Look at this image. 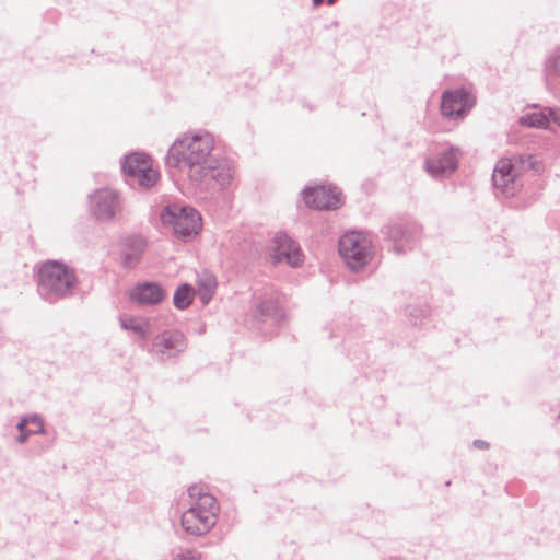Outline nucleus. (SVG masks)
<instances>
[{"label": "nucleus", "instance_id": "nucleus-1", "mask_svg": "<svg viewBox=\"0 0 560 560\" xmlns=\"http://www.w3.org/2000/svg\"><path fill=\"white\" fill-rule=\"evenodd\" d=\"M214 139L210 133L185 135L170 148L166 164L186 173L189 185L201 191L230 185L233 170L211 155Z\"/></svg>", "mask_w": 560, "mask_h": 560}, {"label": "nucleus", "instance_id": "nucleus-2", "mask_svg": "<svg viewBox=\"0 0 560 560\" xmlns=\"http://www.w3.org/2000/svg\"><path fill=\"white\" fill-rule=\"evenodd\" d=\"M189 508L182 514L183 529L191 536H203L217 524L220 505L205 485L188 488Z\"/></svg>", "mask_w": 560, "mask_h": 560}, {"label": "nucleus", "instance_id": "nucleus-3", "mask_svg": "<svg viewBox=\"0 0 560 560\" xmlns=\"http://www.w3.org/2000/svg\"><path fill=\"white\" fill-rule=\"evenodd\" d=\"M285 296L271 284L254 293L247 314L250 327L264 334L272 332L287 320Z\"/></svg>", "mask_w": 560, "mask_h": 560}, {"label": "nucleus", "instance_id": "nucleus-4", "mask_svg": "<svg viewBox=\"0 0 560 560\" xmlns=\"http://www.w3.org/2000/svg\"><path fill=\"white\" fill-rule=\"evenodd\" d=\"M162 224L170 229L179 238H190L199 233L202 220L199 212L190 207L179 203L168 205L160 214Z\"/></svg>", "mask_w": 560, "mask_h": 560}, {"label": "nucleus", "instance_id": "nucleus-5", "mask_svg": "<svg viewBox=\"0 0 560 560\" xmlns=\"http://www.w3.org/2000/svg\"><path fill=\"white\" fill-rule=\"evenodd\" d=\"M339 253L346 265L358 271L365 267L374 256L372 240L363 232H348L339 240Z\"/></svg>", "mask_w": 560, "mask_h": 560}, {"label": "nucleus", "instance_id": "nucleus-6", "mask_svg": "<svg viewBox=\"0 0 560 560\" xmlns=\"http://www.w3.org/2000/svg\"><path fill=\"white\" fill-rule=\"evenodd\" d=\"M267 255L272 264H287L292 268L300 267L305 258L300 245L283 233L277 234L271 240Z\"/></svg>", "mask_w": 560, "mask_h": 560}, {"label": "nucleus", "instance_id": "nucleus-7", "mask_svg": "<svg viewBox=\"0 0 560 560\" xmlns=\"http://www.w3.org/2000/svg\"><path fill=\"white\" fill-rule=\"evenodd\" d=\"M122 170L133 184L144 188L153 186L159 178V173L152 167L151 160L143 153L126 156Z\"/></svg>", "mask_w": 560, "mask_h": 560}, {"label": "nucleus", "instance_id": "nucleus-8", "mask_svg": "<svg viewBox=\"0 0 560 560\" xmlns=\"http://www.w3.org/2000/svg\"><path fill=\"white\" fill-rule=\"evenodd\" d=\"M121 211V201L117 191L100 189L90 196L91 215L100 222L113 221Z\"/></svg>", "mask_w": 560, "mask_h": 560}, {"label": "nucleus", "instance_id": "nucleus-9", "mask_svg": "<svg viewBox=\"0 0 560 560\" xmlns=\"http://www.w3.org/2000/svg\"><path fill=\"white\" fill-rule=\"evenodd\" d=\"M520 171L509 158L500 159L492 173V183L495 190L503 196H514L521 187Z\"/></svg>", "mask_w": 560, "mask_h": 560}, {"label": "nucleus", "instance_id": "nucleus-10", "mask_svg": "<svg viewBox=\"0 0 560 560\" xmlns=\"http://www.w3.org/2000/svg\"><path fill=\"white\" fill-rule=\"evenodd\" d=\"M304 201L315 209H337L341 205V194L331 186H317L303 191Z\"/></svg>", "mask_w": 560, "mask_h": 560}, {"label": "nucleus", "instance_id": "nucleus-11", "mask_svg": "<svg viewBox=\"0 0 560 560\" xmlns=\"http://www.w3.org/2000/svg\"><path fill=\"white\" fill-rule=\"evenodd\" d=\"M475 104L474 97L465 90L445 92L442 97L441 110L450 118L463 117Z\"/></svg>", "mask_w": 560, "mask_h": 560}, {"label": "nucleus", "instance_id": "nucleus-12", "mask_svg": "<svg viewBox=\"0 0 560 560\" xmlns=\"http://www.w3.org/2000/svg\"><path fill=\"white\" fill-rule=\"evenodd\" d=\"M186 348L185 335L179 330H164L156 335L152 342L153 351L166 358L175 357Z\"/></svg>", "mask_w": 560, "mask_h": 560}, {"label": "nucleus", "instance_id": "nucleus-13", "mask_svg": "<svg viewBox=\"0 0 560 560\" xmlns=\"http://www.w3.org/2000/svg\"><path fill=\"white\" fill-rule=\"evenodd\" d=\"M165 298L164 289L158 282H138L128 291V299L138 306H153Z\"/></svg>", "mask_w": 560, "mask_h": 560}, {"label": "nucleus", "instance_id": "nucleus-14", "mask_svg": "<svg viewBox=\"0 0 560 560\" xmlns=\"http://www.w3.org/2000/svg\"><path fill=\"white\" fill-rule=\"evenodd\" d=\"M457 167V154L453 149L446 150L425 162L427 172L433 177L453 173Z\"/></svg>", "mask_w": 560, "mask_h": 560}, {"label": "nucleus", "instance_id": "nucleus-15", "mask_svg": "<svg viewBox=\"0 0 560 560\" xmlns=\"http://www.w3.org/2000/svg\"><path fill=\"white\" fill-rule=\"evenodd\" d=\"M78 282H37V292L43 300L55 303L74 294Z\"/></svg>", "mask_w": 560, "mask_h": 560}, {"label": "nucleus", "instance_id": "nucleus-16", "mask_svg": "<svg viewBox=\"0 0 560 560\" xmlns=\"http://www.w3.org/2000/svg\"><path fill=\"white\" fill-rule=\"evenodd\" d=\"M39 280H74V269L59 260H48L38 269Z\"/></svg>", "mask_w": 560, "mask_h": 560}, {"label": "nucleus", "instance_id": "nucleus-17", "mask_svg": "<svg viewBox=\"0 0 560 560\" xmlns=\"http://www.w3.org/2000/svg\"><path fill=\"white\" fill-rule=\"evenodd\" d=\"M147 243L141 236H131L125 240L121 249V264L127 268H132L139 261L145 249Z\"/></svg>", "mask_w": 560, "mask_h": 560}, {"label": "nucleus", "instance_id": "nucleus-18", "mask_svg": "<svg viewBox=\"0 0 560 560\" xmlns=\"http://www.w3.org/2000/svg\"><path fill=\"white\" fill-rule=\"evenodd\" d=\"M551 120L560 126V112L548 109L546 113L535 108L520 118L522 125L537 128H547Z\"/></svg>", "mask_w": 560, "mask_h": 560}, {"label": "nucleus", "instance_id": "nucleus-19", "mask_svg": "<svg viewBox=\"0 0 560 560\" xmlns=\"http://www.w3.org/2000/svg\"><path fill=\"white\" fill-rule=\"evenodd\" d=\"M195 296V288L188 282H183L174 292V306L179 311L187 310L194 302Z\"/></svg>", "mask_w": 560, "mask_h": 560}, {"label": "nucleus", "instance_id": "nucleus-20", "mask_svg": "<svg viewBox=\"0 0 560 560\" xmlns=\"http://www.w3.org/2000/svg\"><path fill=\"white\" fill-rule=\"evenodd\" d=\"M119 324L124 330L131 331L139 336L141 339L147 338L149 324L143 318L135 317L131 315H121L119 316Z\"/></svg>", "mask_w": 560, "mask_h": 560}, {"label": "nucleus", "instance_id": "nucleus-21", "mask_svg": "<svg viewBox=\"0 0 560 560\" xmlns=\"http://www.w3.org/2000/svg\"><path fill=\"white\" fill-rule=\"evenodd\" d=\"M202 285L199 288L198 296L202 305H207L215 291L218 282H200Z\"/></svg>", "mask_w": 560, "mask_h": 560}, {"label": "nucleus", "instance_id": "nucleus-22", "mask_svg": "<svg viewBox=\"0 0 560 560\" xmlns=\"http://www.w3.org/2000/svg\"><path fill=\"white\" fill-rule=\"evenodd\" d=\"M27 424H28L27 425L28 432L32 435L45 433L44 420L40 416H38V415L27 416Z\"/></svg>", "mask_w": 560, "mask_h": 560}, {"label": "nucleus", "instance_id": "nucleus-23", "mask_svg": "<svg viewBox=\"0 0 560 560\" xmlns=\"http://www.w3.org/2000/svg\"><path fill=\"white\" fill-rule=\"evenodd\" d=\"M201 553L196 549H179L173 553V560H200Z\"/></svg>", "mask_w": 560, "mask_h": 560}, {"label": "nucleus", "instance_id": "nucleus-24", "mask_svg": "<svg viewBox=\"0 0 560 560\" xmlns=\"http://www.w3.org/2000/svg\"><path fill=\"white\" fill-rule=\"evenodd\" d=\"M548 67L560 75V52H557L549 58Z\"/></svg>", "mask_w": 560, "mask_h": 560}, {"label": "nucleus", "instance_id": "nucleus-25", "mask_svg": "<svg viewBox=\"0 0 560 560\" xmlns=\"http://www.w3.org/2000/svg\"><path fill=\"white\" fill-rule=\"evenodd\" d=\"M27 425H28V424H27V416H25V417H23V418L19 421V423H18V425H16V428H18V430H19V433H27V431H28V427H27Z\"/></svg>", "mask_w": 560, "mask_h": 560}, {"label": "nucleus", "instance_id": "nucleus-26", "mask_svg": "<svg viewBox=\"0 0 560 560\" xmlns=\"http://www.w3.org/2000/svg\"><path fill=\"white\" fill-rule=\"evenodd\" d=\"M472 446L479 450H488L490 444L485 440L476 439L472 441Z\"/></svg>", "mask_w": 560, "mask_h": 560}, {"label": "nucleus", "instance_id": "nucleus-27", "mask_svg": "<svg viewBox=\"0 0 560 560\" xmlns=\"http://www.w3.org/2000/svg\"><path fill=\"white\" fill-rule=\"evenodd\" d=\"M31 435L32 434L28 431L27 433H19V435L16 436V442L20 444H24Z\"/></svg>", "mask_w": 560, "mask_h": 560}, {"label": "nucleus", "instance_id": "nucleus-28", "mask_svg": "<svg viewBox=\"0 0 560 560\" xmlns=\"http://www.w3.org/2000/svg\"><path fill=\"white\" fill-rule=\"evenodd\" d=\"M402 234V231L399 229V228H394L392 230V233H390V236L394 238V240H398L400 237V235Z\"/></svg>", "mask_w": 560, "mask_h": 560}, {"label": "nucleus", "instance_id": "nucleus-29", "mask_svg": "<svg viewBox=\"0 0 560 560\" xmlns=\"http://www.w3.org/2000/svg\"><path fill=\"white\" fill-rule=\"evenodd\" d=\"M323 1H324V0H313V2H314V4H315V5H318V4L323 3ZM334 1H335V0H328V3H329V4H331V3H334Z\"/></svg>", "mask_w": 560, "mask_h": 560}, {"label": "nucleus", "instance_id": "nucleus-30", "mask_svg": "<svg viewBox=\"0 0 560 560\" xmlns=\"http://www.w3.org/2000/svg\"><path fill=\"white\" fill-rule=\"evenodd\" d=\"M422 315H423L424 317L430 315V311H429V308H428V307H427L424 311H422Z\"/></svg>", "mask_w": 560, "mask_h": 560}]
</instances>
